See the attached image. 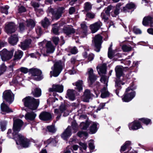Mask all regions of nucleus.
<instances>
[{
	"mask_svg": "<svg viewBox=\"0 0 153 153\" xmlns=\"http://www.w3.org/2000/svg\"><path fill=\"white\" fill-rule=\"evenodd\" d=\"M71 127L68 126L65 131L62 134L61 136L64 140H66L71 136Z\"/></svg>",
	"mask_w": 153,
	"mask_h": 153,
	"instance_id": "dca6fc26",
	"label": "nucleus"
},
{
	"mask_svg": "<svg viewBox=\"0 0 153 153\" xmlns=\"http://www.w3.org/2000/svg\"><path fill=\"white\" fill-rule=\"evenodd\" d=\"M135 7V4L132 2H130L126 4L125 7L123 8V11L126 12L127 11V9H131L134 8Z\"/></svg>",
	"mask_w": 153,
	"mask_h": 153,
	"instance_id": "c85d7f7f",
	"label": "nucleus"
},
{
	"mask_svg": "<svg viewBox=\"0 0 153 153\" xmlns=\"http://www.w3.org/2000/svg\"><path fill=\"white\" fill-rule=\"evenodd\" d=\"M1 108L2 111L6 112L7 113L13 112V110L4 103H2L1 104Z\"/></svg>",
	"mask_w": 153,
	"mask_h": 153,
	"instance_id": "cd10ccee",
	"label": "nucleus"
},
{
	"mask_svg": "<svg viewBox=\"0 0 153 153\" xmlns=\"http://www.w3.org/2000/svg\"><path fill=\"white\" fill-rule=\"evenodd\" d=\"M18 10L19 13H22L25 12L26 10L24 7L23 6H21L19 7Z\"/></svg>",
	"mask_w": 153,
	"mask_h": 153,
	"instance_id": "680f3d73",
	"label": "nucleus"
},
{
	"mask_svg": "<svg viewBox=\"0 0 153 153\" xmlns=\"http://www.w3.org/2000/svg\"><path fill=\"white\" fill-rule=\"evenodd\" d=\"M115 86L116 87H117L118 88H119L121 86V84H122L123 85L124 84V83H123L121 82L120 81H118L117 79L115 81Z\"/></svg>",
	"mask_w": 153,
	"mask_h": 153,
	"instance_id": "4d7b16f0",
	"label": "nucleus"
},
{
	"mask_svg": "<svg viewBox=\"0 0 153 153\" xmlns=\"http://www.w3.org/2000/svg\"><path fill=\"white\" fill-rule=\"evenodd\" d=\"M102 25V23L100 21H98L91 24L90 25V28L92 33H94L96 32Z\"/></svg>",
	"mask_w": 153,
	"mask_h": 153,
	"instance_id": "ddd939ff",
	"label": "nucleus"
},
{
	"mask_svg": "<svg viewBox=\"0 0 153 153\" xmlns=\"http://www.w3.org/2000/svg\"><path fill=\"white\" fill-rule=\"evenodd\" d=\"M36 114L33 111L27 112L25 115V118L27 120H34Z\"/></svg>",
	"mask_w": 153,
	"mask_h": 153,
	"instance_id": "aec40b11",
	"label": "nucleus"
},
{
	"mask_svg": "<svg viewBox=\"0 0 153 153\" xmlns=\"http://www.w3.org/2000/svg\"><path fill=\"white\" fill-rule=\"evenodd\" d=\"M86 16L88 18L93 19L94 18L95 15L93 13L88 12L86 13Z\"/></svg>",
	"mask_w": 153,
	"mask_h": 153,
	"instance_id": "de8ad7c7",
	"label": "nucleus"
},
{
	"mask_svg": "<svg viewBox=\"0 0 153 153\" xmlns=\"http://www.w3.org/2000/svg\"><path fill=\"white\" fill-rule=\"evenodd\" d=\"M116 76L118 78L123 75V69L122 67L120 66H117L115 68Z\"/></svg>",
	"mask_w": 153,
	"mask_h": 153,
	"instance_id": "bb28decb",
	"label": "nucleus"
},
{
	"mask_svg": "<svg viewBox=\"0 0 153 153\" xmlns=\"http://www.w3.org/2000/svg\"><path fill=\"white\" fill-rule=\"evenodd\" d=\"M39 118L41 120L48 121L52 119V116L51 114L46 111L42 112L39 115Z\"/></svg>",
	"mask_w": 153,
	"mask_h": 153,
	"instance_id": "f8f14e48",
	"label": "nucleus"
},
{
	"mask_svg": "<svg viewBox=\"0 0 153 153\" xmlns=\"http://www.w3.org/2000/svg\"><path fill=\"white\" fill-rule=\"evenodd\" d=\"M114 54L115 52L114 51L112 50V49L111 50L108 49V56L109 58L112 59L114 57Z\"/></svg>",
	"mask_w": 153,
	"mask_h": 153,
	"instance_id": "a18cd8bd",
	"label": "nucleus"
},
{
	"mask_svg": "<svg viewBox=\"0 0 153 153\" xmlns=\"http://www.w3.org/2000/svg\"><path fill=\"white\" fill-rule=\"evenodd\" d=\"M123 4L120 3L117 4L114 11L111 12V14L112 17H115L119 13L120 7Z\"/></svg>",
	"mask_w": 153,
	"mask_h": 153,
	"instance_id": "4be33fe9",
	"label": "nucleus"
},
{
	"mask_svg": "<svg viewBox=\"0 0 153 153\" xmlns=\"http://www.w3.org/2000/svg\"><path fill=\"white\" fill-rule=\"evenodd\" d=\"M88 145L90 149L93 150L94 149V143L93 141H91L89 143Z\"/></svg>",
	"mask_w": 153,
	"mask_h": 153,
	"instance_id": "052dcab7",
	"label": "nucleus"
},
{
	"mask_svg": "<svg viewBox=\"0 0 153 153\" xmlns=\"http://www.w3.org/2000/svg\"><path fill=\"white\" fill-rule=\"evenodd\" d=\"M129 128L131 130H137L141 127L140 123L138 121H134L128 125Z\"/></svg>",
	"mask_w": 153,
	"mask_h": 153,
	"instance_id": "f3484780",
	"label": "nucleus"
},
{
	"mask_svg": "<svg viewBox=\"0 0 153 153\" xmlns=\"http://www.w3.org/2000/svg\"><path fill=\"white\" fill-rule=\"evenodd\" d=\"M32 93L34 97H39L41 95V90L39 88H36L32 92Z\"/></svg>",
	"mask_w": 153,
	"mask_h": 153,
	"instance_id": "72a5a7b5",
	"label": "nucleus"
},
{
	"mask_svg": "<svg viewBox=\"0 0 153 153\" xmlns=\"http://www.w3.org/2000/svg\"><path fill=\"white\" fill-rule=\"evenodd\" d=\"M82 84L83 81L81 80H78L76 83L75 85L76 87V88L79 91L82 89Z\"/></svg>",
	"mask_w": 153,
	"mask_h": 153,
	"instance_id": "f704fd0d",
	"label": "nucleus"
},
{
	"mask_svg": "<svg viewBox=\"0 0 153 153\" xmlns=\"http://www.w3.org/2000/svg\"><path fill=\"white\" fill-rule=\"evenodd\" d=\"M30 72L32 75V78L34 80L39 81L42 78V72L36 68L32 69Z\"/></svg>",
	"mask_w": 153,
	"mask_h": 153,
	"instance_id": "6e6552de",
	"label": "nucleus"
},
{
	"mask_svg": "<svg viewBox=\"0 0 153 153\" xmlns=\"http://www.w3.org/2000/svg\"><path fill=\"white\" fill-rule=\"evenodd\" d=\"M20 70L21 72L25 74H26L28 72V69L26 68L22 67L20 68Z\"/></svg>",
	"mask_w": 153,
	"mask_h": 153,
	"instance_id": "69168bd1",
	"label": "nucleus"
},
{
	"mask_svg": "<svg viewBox=\"0 0 153 153\" xmlns=\"http://www.w3.org/2000/svg\"><path fill=\"white\" fill-rule=\"evenodd\" d=\"M3 98L7 102L10 104L14 99V95L10 90H7L4 91Z\"/></svg>",
	"mask_w": 153,
	"mask_h": 153,
	"instance_id": "0eeeda50",
	"label": "nucleus"
},
{
	"mask_svg": "<svg viewBox=\"0 0 153 153\" xmlns=\"http://www.w3.org/2000/svg\"><path fill=\"white\" fill-rule=\"evenodd\" d=\"M46 52L47 53H53L54 51L55 48L51 41L48 42L45 45Z\"/></svg>",
	"mask_w": 153,
	"mask_h": 153,
	"instance_id": "2eb2a0df",
	"label": "nucleus"
},
{
	"mask_svg": "<svg viewBox=\"0 0 153 153\" xmlns=\"http://www.w3.org/2000/svg\"><path fill=\"white\" fill-rule=\"evenodd\" d=\"M13 51H9L6 49L3 50L1 52V59L3 61L9 60L11 59L13 56Z\"/></svg>",
	"mask_w": 153,
	"mask_h": 153,
	"instance_id": "9d476101",
	"label": "nucleus"
},
{
	"mask_svg": "<svg viewBox=\"0 0 153 153\" xmlns=\"http://www.w3.org/2000/svg\"><path fill=\"white\" fill-rule=\"evenodd\" d=\"M6 68V67L4 64H2L0 66V75L5 71Z\"/></svg>",
	"mask_w": 153,
	"mask_h": 153,
	"instance_id": "8fccbe9b",
	"label": "nucleus"
},
{
	"mask_svg": "<svg viewBox=\"0 0 153 153\" xmlns=\"http://www.w3.org/2000/svg\"><path fill=\"white\" fill-rule=\"evenodd\" d=\"M47 129L49 132L53 133H54L56 131L54 127L52 125L48 126L47 127Z\"/></svg>",
	"mask_w": 153,
	"mask_h": 153,
	"instance_id": "09e8293b",
	"label": "nucleus"
},
{
	"mask_svg": "<svg viewBox=\"0 0 153 153\" xmlns=\"http://www.w3.org/2000/svg\"><path fill=\"white\" fill-rule=\"evenodd\" d=\"M122 49L124 52H129L132 50V48L130 46H128L126 45H123L122 47Z\"/></svg>",
	"mask_w": 153,
	"mask_h": 153,
	"instance_id": "58836bf2",
	"label": "nucleus"
},
{
	"mask_svg": "<svg viewBox=\"0 0 153 153\" xmlns=\"http://www.w3.org/2000/svg\"><path fill=\"white\" fill-rule=\"evenodd\" d=\"M97 124L96 123H94L90 127V130L92 134L95 133L97 131Z\"/></svg>",
	"mask_w": 153,
	"mask_h": 153,
	"instance_id": "4c0bfd02",
	"label": "nucleus"
},
{
	"mask_svg": "<svg viewBox=\"0 0 153 153\" xmlns=\"http://www.w3.org/2000/svg\"><path fill=\"white\" fill-rule=\"evenodd\" d=\"M133 31L136 34H141V30L135 27L133 28Z\"/></svg>",
	"mask_w": 153,
	"mask_h": 153,
	"instance_id": "13d9d810",
	"label": "nucleus"
},
{
	"mask_svg": "<svg viewBox=\"0 0 153 153\" xmlns=\"http://www.w3.org/2000/svg\"><path fill=\"white\" fill-rule=\"evenodd\" d=\"M100 80L101 82H103L105 84H106V85H107V80L105 76H102Z\"/></svg>",
	"mask_w": 153,
	"mask_h": 153,
	"instance_id": "bf43d9fd",
	"label": "nucleus"
},
{
	"mask_svg": "<svg viewBox=\"0 0 153 153\" xmlns=\"http://www.w3.org/2000/svg\"><path fill=\"white\" fill-rule=\"evenodd\" d=\"M87 74L88 75V81L89 83L90 86H91L92 84L96 80L97 77L94 73V71L92 68L88 69Z\"/></svg>",
	"mask_w": 153,
	"mask_h": 153,
	"instance_id": "1a4fd4ad",
	"label": "nucleus"
},
{
	"mask_svg": "<svg viewBox=\"0 0 153 153\" xmlns=\"http://www.w3.org/2000/svg\"><path fill=\"white\" fill-rule=\"evenodd\" d=\"M63 68L62 63L61 61H58L54 64L51 68L52 71L50 72L51 75L55 77L57 76L61 73Z\"/></svg>",
	"mask_w": 153,
	"mask_h": 153,
	"instance_id": "7ed1b4c3",
	"label": "nucleus"
},
{
	"mask_svg": "<svg viewBox=\"0 0 153 153\" xmlns=\"http://www.w3.org/2000/svg\"><path fill=\"white\" fill-rule=\"evenodd\" d=\"M101 97L102 98H105L109 96V93L107 91V88L106 87H104L101 90Z\"/></svg>",
	"mask_w": 153,
	"mask_h": 153,
	"instance_id": "7c9ffc66",
	"label": "nucleus"
},
{
	"mask_svg": "<svg viewBox=\"0 0 153 153\" xmlns=\"http://www.w3.org/2000/svg\"><path fill=\"white\" fill-rule=\"evenodd\" d=\"M82 98L84 101L88 102L89 99L91 98V92L89 90L86 89L85 91Z\"/></svg>",
	"mask_w": 153,
	"mask_h": 153,
	"instance_id": "b1692460",
	"label": "nucleus"
},
{
	"mask_svg": "<svg viewBox=\"0 0 153 153\" xmlns=\"http://www.w3.org/2000/svg\"><path fill=\"white\" fill-rule=\"evenodd\" d=\"M109 16L110 15H107L105 13L103 12L102 13L101 15V18L104 20L105 22H106L108 20V16Z\"/></svg>",
	"mask_w": 153,
	"mask_h": 153,
	"instance_id": "49530a36",
	"label": "nucleus"
},
{
	"mask_svg": "<svg viewBox=\"0 0 153 153\" xmlns=\"http://www.w3.org/2000/svg\"><path fill=\"white\" fill-rule=\"evenodd\" d=\"M63 87L62 85H53L51 88L49 89L50 91H56L59 93H62L63 91Z\"/></svg>",
	"mask_w": 153,
	"mask_h": 153,
	"instance_id": "6ab92c4d",
	"label": "nucleus"
},
{
	"mask_svg": "<svg viewBox=\"0 0 153 153\" xmlns=\"http://www.w3.org/2000/svg\"><path fill=\"white\" fill-rule=\"evenodd\" d=\"M36 31L38 35H40L42 33V31L40 27H37L36 29Z\"/></svg>",
	"mask_w": 153,
	"mask_h": 153,
	"instance_id": "338daca9",
	"label": "nucleus"
},
{
	"mask_svg": "<svg viewBox=\"0 0 153 153\" xmlns=\"http://www.w3.org/2000/svg\"><path fill=\"white\" fill-rule=\"evenodd\" d=\"M23 122L20 119H17L14 120L13 129V133L12 134V130L9 129L7 134L9 138L12 136L15 138H16V143L17 144H21L24 147H27L29 146V142L28 140L22 135L18 134L20 131L21 128L23 124Z\"/></svg>",
	"mask_w": 153,
	"mask_h": 153,
	"instance_id": "f257e3e1",
	"label": "nucleus"
},
{
	"mask_svg": "<svg viewBox=\"0 0 153 153\" xmlns=\"http://www.w3.org/2000/svg\"><path fill=\"white\" fill-rule=\"evenodd\" d=\"M97 69L99 74H105L106 71V65L103 64L98 65L97 67Z\"/></svg>",
	"mask_w": 153,
	"mask_h": 153,
	"instance_id": "5701e85b",
	"label": "nucleus"
},
{
	"mask_svg": "<svg viewBox=\"0 0 153 153\" xmlns=\"http://www.w3.org/2000/svg\"><path fill=\"white\" fill-rule=\"evenodd\" d=\"M84 7L85 11H88L91 9L92 7L89 2H86L85 3Z\"/></svg>",
	"mask_w": 153,
	"mask_h": 153,
	"instance_id": "79ce46f5",
	"label": "nucleus"
},
{
	"mask_svg": "<svg viewBox=\"0 0 153 153\" xmlns=\"http://www.w3.org/2000/svg\"><path fill=\"white\" fill-rule=\"evenodd\" d=\"M75 12V8L74 7H72L69 9V13L70 14H73Z\"/></svg>",
	"mask_w": 153,
	"mask_h": 153,
	"instance_id": "774afa93",
	"label": "nucleus"
},
{
	"mask_svg": "<svg viewBox=\"0 0 153 153\" xmlns=\"http://www.w3.org/2000/svg\"><path fill=\"white\" fill-rule=\"evenodd\" d=\"M89 122L88 121H86L85 122L81 123L80 125V127L82 129L85 130L89 125Z\"/></svg>",
	"mask_w": 153,
	"mask_h": 153,
	"instance_id": "c9c22d12",
	"label": "nucleus"
},
{
	"mask_svg": "<svg viewBox=\"0 0 153 153\" xmlns=\"http://www.w3.org/2000/svg\"><path fill=\"white\" fill-rule=\"evenodd\" d=\"M77 134L79 137H82L83 135H84L85 136H86L88 135V134L86 132L82 131L78 132L77 133Z\"/></svg>",
	"mask_w": 153,
	"mask_h": 153,
	"instance_id": "864d4df0",
	"label": "nucleus"
},
{
	"mask_svg": "<svg viewBox=\"0 0 153 153\" xmlns=\"http://www.w3.org/2000/svg\"><path fill=\"white\" fill-rule=\"evenodd\" d=\"M139 120H141L143 123L146 125L149 124L151 121V120L146 118H142Z\"/></svg>",
	"mask_w": 153,
	"mask_h": 153,
	"instance_id": "c03bdc74",
	"label": "nucleus"
},
{
	"mask_svg": "<svg viewBox=\"0 0 153 153\" xmlns=\"http://www.w3.org/2000/svg\"><path fill=\"white\" fill-rule=\"evenodd\" d=\"M23 55V52L20 51L18 50L15 52L14 56V60H19L22 57Z\"/></svg>",
	"mask_w": 153,
	"mask_h": 153,
	"instance_id": "2f4dec72",
	"label": "nucleus"
},
{
	"mask_svg": "<svg viewBox=\"0 0 153 153\" xmlns=\"http://www.w3.org/2000/svg\"><path fill=\"white\" fill-rule=\"evenodd\" d=\"M70 52L72 54H76L78 52V50L76 47H74L70 48Z\"/></svg>",
	"mask_w": 153,
	"mask_h": 153,
	"instance_id": "5fc2aeb1",
	"label": "nucleus"
},
{
	"mask_svg": "<svg viewBox=\"0 0 153 153\" xmlns=\"http://www.w3.org/2000/svg\"><path fill=\"white\" fill-rule=\"evenodd\" d=\"M57 142L55 138H50L48 140L46 141V143L48 144H51L52 146H55Z\"/></svg>",
	"mask_w": 153,
	"mask_h": 153,
	"instance_id": "a19ab883",
	"label": "nucleus"
},
{
	"mask_svg": "<svg viewBox=\"0 0 153 153\" xmlns=\"http://www.w3.org/2000/svg\"><path fill=\"white\" fill-rule=\"evenodd\" d=\"M153 17L150 16H147L145 17L143 20L142 24L145 26L150 25L152 26L153 23Z\"/></svg>",
	"mask_w": 153,
	"mask_h": 153,
	"instance_id": "4468645a",
	"label": "nucleus"
},
{
	"mask_svg": "<svg viewBox=\"0 0 153 153\" xmlns=\"http://www.w3.org/2000/svg\"><path fill=\"white\" fill-rule=\"evenodd\" d=\"M67 96L69 99L71 100H74L75 99V93L74 90H68L67 91Z\"/></svg>",
	"mask_w": 153,
	"mask_h": 153,
	"instance_id": "c756f323",
	"label": "nucleus"
},
{
	"mask_svg": "<svg viewBox=\"0 0 153 153\" xmlns=\"http://www.w3.org/2000/svg\"><path fill=\"white\" fill-rule=\"evenodd\" d=\"M131 88L128 87L126 89V93L124 94L123 98H122L123 101L125 102H128L131 101L135 96V92L134 91L128 93Z\"/></svg>",
	"mask_w": 153,
	"mask_h": 153,
	"instance_id": "423d86ee",
	"label": "nucleus"
},
{
	"mask_svg": "<svg viewBox=\"0 0 153 153\" xmlns=\"http://www.w3.org/2000/svg\"><path fill=\"white\" fill-rule=\"evenodd\" d=\"M52 31L54 34L56 35L59 34L58 27L55 25H53L52 28Z\"/></svg>",
	"mask_w": 153,
	"mask_h": 153,
	"instance_id": "3c124183",
	"label": "nucleus"
},
{
	"mask_svg": "<svg viewBox=\"0 0 153 153\" xmlns=\"http://www.w3.org/2000/svg\"><path fill=\"white\" fill-rule=\"evenodd\" d=\"M18 40L17 36L16 35L11 36L8 39L9 43L12 45L16 44Z\"/></svg>",
	"mask_w": 153,
	"mask_h": 153,
	"instance_id": "393cba45",
	"label": "nucleus"
},
{
	"mask_svg": "<svg viewBox=\"0 0 153 153\" xmlns=\"http://www.w3.org/2000/svg\"><path fill=\"white\" fill-rule=\"evenodd\" d=\"M102 37L99 34L96 35L93 39V42L94 43L96 48L95 51L97 52L100 51L101 45L102 42Z\"/></svg>",
	"mask_w": 153,
	"mask_h": 153,
	"instance_id": "39448f33",
	"label": "nucleus"
},
{
	"mask_svg": "<svg viewBox=\"0 0 153 153\" xmlns=\"http://www.w3.org/2000/svg\"><path fill=\"white\" fill-rule=\"evenodd\" d=\"M65 8L63 7H59L56 11H54L52 8H49L48 11L49 13H51L52 15V17L53 18L57 19H59L61 16L62 14L65 11Z\"/></svg>",
	"mask_w": 153,
	"mask_h": 153,
	"instance_id": "20e7f679",
	"label": "nucleus"
},
{
	"mask_svg": "<svg viewBox=\"0 0 153 153\" xmlns=\"http://www.w3.org/2000/svg\"><path fill=\"white\" fill-rule=\"evenodd\" d=\"M63 33L67 36L71 35L75 32V30L71 27H66L63 29Z\"/></svg>",
	"mask_w": 153,
	"mask_h": 153,
	"instance_id": "a211bd4d",
	"label": "nucleus"
},
{
	"mask_svg": "<svg viewBox=\"0 0 153 153\" xmlns=\"http://www.w3.org/2000/svg\"><path fill=\"white\" fill-rule=\"evenodd\" d=\"M24 105L31 110L36 109L39 104V100H36L33 97H27L22 100Z\"/></svg>",
	"mask_w": 153,
	"mask_h": 153,
	"instance_id": "f03ea898",
	"label": "nucleus"
},
{
	"mask_svg": "<svg viewBox=\"0 0 153 153\" xmlns=\"http://www.w3.org/2000/svg\"><path fill=\"white\" fill-rule=\"evenodd\" d=\"M114 9V7L110 5L108 6L107 8H105V13L107 15H110V11L112 10H113Z\"/></svg>",
	"mask_w": 153,
	"mask_h": 153,
	"instance_id": "ea45409f",
	"label": "nucleus"
},
{
	"mask_svg": "<svg viewBox=\"0 0 153 153\" xmlns=\"http://www.w3.org/2000/svg\"><path fill=\"white\" fill-rule=\"evenodd\" d=\"M42 25L44 28L47 27L50 24V22L48 19L46 17L42 20L41 22Z\"/></svg>",
	"mask_w": 153,
	"mask_h": 153,
	"instance_id": "473e14b6",
	"label": "nucleus"
},
{
	"mask_svg": "<svg viewBox=\"0 0 153 153\" xmlns=\"http://www.w3.org/2000/svg\"><path fill=\"white\" fill-rule=\"evenodd\" d=\"M94 55L92 53L89 54L88 56V59L89 61H91L93 60L94 58Z\"/></svg>",
	"mask_w": 153,
	"mask_h": 153,
	"instance_id": "e2e57ef3",
	"label": "nucleus"
},
{
	"mask_svg": "<svg viewBox=\"0 0 153 153\" xmlns=\"http://www.w3.org/2000/svg\"><path fill=\"white\" fill-rule=\"evenodd\" d=\"M19 28L21 31H23L25 29V26L23 23H21L19 24Z\"/></svg>",
	"mask_w": 153,
	"mask_h": 153,
	"instance_id": "0e129e2a",
	"label": "nucleus"
},
{
	"mask_svg": "<svg viewBox=\"0 0 153 153\" xmlns=\"http://www.w3.org/2000/svg\"><path fill=\"white\" fill-rule=\"evenodd\" d=\"M16 29V25L13 23H10L6 25L5 27L6 32L8 34H11L14 33Z\"/></svg>",
	"mask_w": 153,
	"mask_h": 153,
	"instance_id": "9b49d317",
	"label": "nucleus"
},
{
	"mask_svg": "<svg viewBox=\"0 0 153 153\" xmlns=\"http://www.w3.org/2000/svg\"><path fill=\"white\" fill-rule=\"evenodd\" d=\"M31 42L30 39H29L25 40L24 42L21 43L19 45V46L21 47L23 50H25L28 48L30 45Z\"/></svg>",
	"mask_w": 153,
	"mask_h": 153,
	"instance_id": "a878e982",
	"label": "nucleus"
},
{
	"mask_svg": "<svg viewBox=\"0 0 153 153\" xmlns=\"http://www.w3.org/2000/svg\"><path fill=\"white\" fill-rule=\"evenodd\" d=\"M27 26L30 28H33L35 25V22L32 20L30 19L26 21Z\"/></svg>",
	"mask_w": 153,
	"mask_h": 153,
	"instance_id": "e433bc0d",
	"label": "nucleus"
},
{
	"mask_svg": "<svg viewBox=\"0 0 153 153\" xmlns=\"http://www.w3.org/2000/svg\"><path fill=\"white\" fill-rule=\"evenodd\" d=\"M123 4L120 3L117 4L114 11L111 12V14L112 17H115L119 13L120 7Z\"/></svg>",
	"mask_w": 153,
	"mask_h": 153,
	"instance_id": "412c9836",
	"label": "nucleus"
},
{
	"mask_svg": "<svg viewBox=\"0 0 153 153\" xmlns=\"http://www.w3.org/2000/svg\"><path fill=\"white\" fill-rule=\"evenodd\" d=\"M9 8V7L7 5L1 7V12L7 14L8 13V10Z\"/></svg>",
	"mask_w": 153,
	"mask_h": 153,
	"instance_id": "37998d69",
	"label": "nucleus"
},
{
	"mask_svg": "<svg viewBox=\"0 0 153 153\" xmlns=\"http://www.w3.org/2000/svg\"><path fill=\"white\" fill-rule=\"evenodd\" d=\"M53 41L55 45H57L58 44L59 41V39L58 37H53L52 38Z\"/></svg>",
	"mask_w": 153,
	"mask_h": 153,
	"instance_id": "6e6d98bb",
	"label": "nucleus"
},
{
	"mask_svg": "<svg viewBox=\"0 0 153 153\" xmlns=\"http://www.w3.org/2000/svg\"><path fill=\"white\" fill-rule=\"evenodd\" d=\"M59 109L60 112L62 113L67 109L66 106L65 104H62L59 106Z\"/></svg>",
	"mask_w": 153,
	"mask_h": 153,
	"instance_id": "603ef678",
	"label": "nucleus"
}]
</instances>
